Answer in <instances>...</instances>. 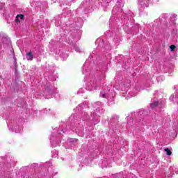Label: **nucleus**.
Masks as SVG:
<instances>
[{
    "label": "nucleus",
    "mask_w": 178,
    "mask_h": 178,
    "mask_svg": "<svg viewBox=\"0 0 178 178\" xmlns=\"http://www.w3.org/2000/svg\"><path fill=\"white\" fill-rule=\"evenodd\" d=\"M164 151L165 152H166V154L168 155V156H170V155H172V151H170L169 148H165Z\"/></svg>",
    "instance_id": "1"
},
{
    "label": "nucleus",
    "mask_w": 178,
    "mask_h": 178,
    "mask_svg": "<svg viewBox=\"0 0 178 178\" xmlns=\"http://www.w3.org/2000/svg\"><path fill=\"white\" fill-rule=\"evenodd\" d=\"M27 56H29V59L31 60H33V52L29 51V53L26 54Z\"/></svg>",
    "instance_id": "2"
},
{
    "label": "nucleus",
    "mask_w": 178,
    "mask_h": 178,
    "mask_svg": "<svg viewBox=\"0 0 178 178\" xmlns=\"http://www.w3.org/2000/svg\"><path fill=\"white\" fill-rule=\"evenodd\" d=\"M159 102H154V103H152L151 104H150V106H151V108H156V106H157V105H159Z\"/></svg>",
    "instance_id": "3"
},
{
    "label": "nucleus",
    "mask_w": 178,
    "mask_h": 178,
    "mask_svg": "<svg viewBox=\"0 0 178 178\" xmlns=\"http://www.w3.org/2000/svg\"><path fill=\"white\" fill-rule=\"evenodd\" d=\"M170 49L172 52H173V51H175V49H176V46H175L174 44H171L170 46Z\"/></svg>",
    "instance_id": "4"
},
{
    "label": "nucleus",
    "mask_w": 178,
    "mask_h": 178,
    "mask_svg": "<svg viewBox=\"0 0 178 178\" xmlns=\"http://www.w3.org/2000/svg\"><path fill=\"white\" fill-rule=\"evenodd\" d=\"M17 17H19V19H21V20H24V15H17Z\"/></svg>",
    "instance_id": "5"
},
{
    "label": "nucleus",
    "mask_w": 178,
    "mask_h": 178,
    "mask_svg": "<svg viewBox=\"0 0 178 178\" xmlns=\"http://www.w3.org/2000/svg\"><path fill=\"white\" fill-rule=\"evenodd\" d=\"M15 22L16 23H17L19 22V23H20V20H19V17H17V15L15 17Z\"/></svg>",
    "instance_id": "6"
},
{
    "label": "nucleus",
    "mask_w": 178,
    "mask_h": 178,
    "mask_svg": "<svg viewBox=\"0 0 178 178\" xmlns=\"http://www.w3.org/2000/svg\"><path fill=\"white\" fill-rule=\"evenodd\" d=\"M102 95H103V98H105V94H103Z\"/></svg>",
    "instance_id": "7"
}]
</instances>
